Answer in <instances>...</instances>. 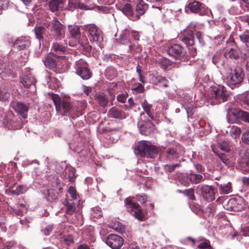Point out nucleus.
Here are the masks:
<instances>
[{
	"label": "nucleus",
	"instance_id": "nucleus-55",
	"mask_svg": "<svg viewBox=\"0 0 249 249\" xmlns=\"http://www.w3.org/2000/svg\"><path fill=\"white\" fill-rule=\"evenodd\" d=\"M241 139L245 143L249 144V129L243 133Z\"/></svg>",
	"mask_w": 249,
	"mask_h": 249
},
{
	"label": "nucleus",
	"instance_id": "nucleus-10",
	"mask_svg": "<svg viewBox=\"0 0 249 249\" xmlns=\"http://www.w3.org/2000/svg\"><path fill=\"white\" fill-rule=\"evenodd\" d=\"M123 243V238L117 234H109L106 239V244L112 249H119Z\"/></svg>",
	"mask_w": 249,
	"mask_h": 249
},
{
	"label": "nucleus",
	"instance_id": "nucleus-41",
	"mask_svg": "<svg viewBox=\"0 0 249 249\" xmlns=\"http://www.w3.org/2000/svg\"><path fill=\"white\" fill-rule=\"evenodd\" d=\"M155 78L160 86L166 88L168 86V80L164 76L158 75L155 77Z\"/></svg>",
	"mask_w": 249,
	"mask_h": 249
},
{
	"label": "nucleus",
	"instance_id": "nucleus-42",
	"mask_svg": "<svg viewBox=\"0 0 249 249\" xmlns=\"http://www.w3.org/2000/svg\"><path fill=\"white\" fill-rule=\"evenodd\" d=\"M51 98L55 105L56 110H59L62 104L61 100L59 96L57 94H52Z\"/></svg>",
	"mask_w": 249,
	"mask_h": 249
},
{
	"label": "nucleus",
	"instance_id": "nucleus-13",
	"mask_svg": "<svg viewBox=\"0 0 249 249\" xmlns=\"http://www.w3.org/2000/svg\"><path fill=\"white\" fill-rule=\"evenodd\" d=\"M229 116L232 115L236 118H241L244 121L249 123V113L243 111L239 108H231L228 109Z\"/></svg>",
	"mask_w": 249,
	"mask_h": 249
},
{
	"label": "nucleus",
	"instance_id": "nucleus-35",
	"mask_svg": "<svg viewBox=\"0 0 249 249\" xmlns=\"http://www.w3.org/2000/svg\"><path fill=\"white\" fill-rule=\"evenodd\" d=\"M66 176H68L69 180L70 182H72L74 181L76 178L75 169L71 166L67 167L66 172Z\"/></svg>",
	"mask_w": 249,
	"mask_h": 249
},
{
	"label": "nucleus",
	"instance_id": "nucleus-22",
	"mask_svg": "<svg viewBox=\"0 0 249 249\" xmlns=\"http://www.w3.org/2000/svg\"><path fill=\"white\" fill-rule=\"evenodd\" d=\"M224 56V54L222 53L217 52L213 56V63L216 65L217 67L223 66L225 64Z\"/></svg>",
	"mask_w": 249,
	"mask_h": 249
},
{
	"label": "nucleus",
	"instance_id": "nucleus-40",
	"mask_svg": "<svg viewBox=\"0 0 249 249\" xmlns=\"http://www.w3.org/2000/svg\"><path fill=\"white\" fill-rule=\"evenodd\" d=\"M230 135L232 138L236 139L239 138L241 133V129L236 126H232L230 130Z\"/></svg>",
	"mask_w": 249,
	"mask_h": 249
},
{
	"label": "nucleus",
	"instance_id": "nucleus-33",
	"mask_svg": "<svg viewBox=\"0 0 249 249\" xmlns=\"http://www.w3.org/2000/svg\"><path fill=\"white\" fill-rule=\"evenodd\" d=\"M43 61L45 66L50 69H54L56 65L55 59L49 55L47 56Z\"/></svg>",
	"mask_w": 249,
	"mask_h": 249
},
{
	"label": "nucleus",
	"instance_id": "nucleus-19",
	"mask_svg": "<svg viewBox=\"0 0 249 249\" xmlns=\"http://www.w3.org/2000/svg\"><path fill=\"white\" fill-rule=\"evenodd\" d=\"M108 116L110 118L124 119L128 116L127 113L115 107L111 108L108 111Z\"/></svg>",
	"mask_w": 249,
	"mask_h": 249
},
{
	"label": "nucleus",
	"instance_id": "nucleus-39",
	"mask_svg": "<svg viewBox=\"0 0 249 249\" xmlns=\"http://www.w3.org/2000/svg\"><path fill=\"white\" fill-rule=\"evenodd\" d=\"M241 5L239 3L231 6L229 9V13L232 15H239L242 13Z\"/></svg>",
	"mask_w": 249,
	"mask_h": 249
},
{
	"label": "nucleus",
	"instance_id": "nucleus-59",
	"mask_svg": "<svg viewBox=\"0 0 249 249\" xmlns=\"http://www.w3.org/2000/svg\"><path fill=\"white\" fill-rule=\"evenodd\" d=\"M240 20L246 23L249 26V15H245L239 17Z\"/></svg>",
	"mask_w": 249,
	"mask_h": 249
},
{
	"label": "nucleus",
	"instance_id": "nucleus-36",
	"mask_svg": "<svg viewBox=\"0 0 249 249\" xmlns=\"http://www.w3.org/2000/svg\"><path fill=\"white\" fill-rule=\"evenodd\" d=\"M28 190V187L25 185H19L17 187L16 189L11 190L12 195L18 196L25 193Z\"/></svg>",
	"mask_w": 249,
	"mask_h": 249
},
{
	"label": "nucleus",
	"instance_id": "nucleus-17",
	"mask_svg": "<svg viewBox=\"0 0 249 249\" xmlns=\"http://www.w3.org/2000/svg\"><path fill=\"white\" fill-rule=\"evenodd\" d=\"M131 29L127 28L124 29L120 36V37L117 39L118 42L123 45H129V48L130 50L133 49V47L130 44V40L128 37L130 35Z\"/></svg>",
	"mask_w": 249,
	"mask_h": 249
},
{
	"label": "nucleus",
	"instance_id": "nucleus-7",
	"mask_svg": "<svg viewBox=\"0 0 249 249\" xmlns=\"http://www.w3.org/2000/svg\"><path fill=\"white\" fill-rule=\"evenodd\" d=\"M144 116V113L141 114V120L138 122V127L140 133L142 135H149L152 133L154 130V125L149 120H145L142 119V116Z\"/></svg>",
	"mask_w": 249,
	"mask_h": 249
},
{
	"label": "nucleus",
	"instance_id": "nucleus-25",
	"mask_svg": "<svg viewBox=\"0 0 249 249\" xmlns=\"http://www.w3.org/2000/svg\"><path fill=\"white\" fill-rule=\"evenodd\" d=\"M50 10L53 12L59 10L63 6V3L61 0H53L49 3Z\"/></svg>",
	"mask_w": 249,
	"mask_h": 249
},
{
	"label": "nucleus",
	"instance_id": "nucleus-16",
	"mask_svg": "<svg viewBox=\"0 0 249 249\" xmlns=\"http://www.w3.org/2000/svg\"><path fill=\"white\" fill-rule=\"evenodd\" d=\"M61 105L64 111V115H70L72 119H75L77 117L75 114V109L71 103L66 101H63Z\"/></svg>",
	"mask_w": 249,
	"mask_h": 249
},
{
	"label": "nucleus",
	"instance_id": "nucleus-61",
	"mask_svg": "<svg viewBox=\"0 0 249 249\" xmlns=\"http://www.w3.org/2000/svg\"><path fill=\"white\" fill-rule=\"evenodd\" d=\"M130 34L131 35L132 38L135 40H139L140 35H139V33L138 32L135 31H133L131 29L130 35Z\"/></svg>",
	"mask_w": 249,
	"mask_h": 249
},
{
	"label": "nucleus",
	"instance_id": "nucleus-44",
	"mask_svg": "<svg viewBox=\"0 0 249 249\" xmlns=\"http://www.w3.org/2000/svg\"><path fill=\"white\" fill-rule=\"evenodd\" d=\"M182 194L187 196L189 199L192 200H194L196 199V197L194 195V189L193 188L186 189L183 191Z\"/></svg>",
	"mask_w": 249,
	"mask_h": 249
},
{
	"label": "nucleus",
	"instance_id": "nucleus-29",
	"mask_svg": "<svg viewBox=\"0 0 249 249\" xmlns=\"http://www.w3.org/2000/svg\"><path fill=\"white\" fill-rule=\"evenodd\" d=\"M52 51L55 53V55L59 56L63 54L66 51L65 47L57 42L53 43L52 46Z\"/></svg>",
	"mask_w": 249,
	"mask_h": 249
},
{
	"label": "nucleus",
	"instance_id": "nucleus-34",
	"mask_svg": "<svg viewBox=\"0 0 249 249\" xmlns=\"http://www.w3.org/2000/svg\"><path fill=\"white\" fill-rule=\"evenodd\" d=\"M142 107L148 116L153 119V116L151 111L152 105L149 104L146 100H144L142 102Z\"/></svg>",
	"mask_w": 249,
	"mask_h": 249
},
{
	"label": "nucleus",
	"instance_id": "nucleus-21",
	"mask_svg": "<svg viewBox=\"0 0 249 249\" xmlns=\"http://www.w3.org/2000/svg\"><path fill=\"white\" fill-rule=\"evenodd\" d=\"M51 30L54 32L57 39L62 35V25L57 20L54 19L52 21Z\"/></svg>",
	"mask_w": 249,
	"mask_h": 249
},
{
	"label": "nucleus",
	"instance_id": "nucleus-28",
	"mask_svg": "<svg viewBox=\"0 0 249 249\" xmlns=\"http://www.w3.org/2000/svg\"><path fill=\"white\" fill-rule=\"evenodd\" d=\"M216 185L219 189L221 195L228 194L231 192V186L230 182L223 184H219L218 183H216Z\"/></svg>",
	"mask_w": 249,
	"mask_h": 249
},
{
	"label": "nucleus",
	"instance_id": "nucleus-3",
	"mask_svg": "<svg viewBox=\"0 0 249 249\" xmlns=\"http://www.w3.org/2000/svg\"><path fill=\"white\" fill-rule=\"evenodd\" d=\"M84 30L87 32L88 36L90 42L99 43L103 41L102 31L95 25L89 24L85 25Z\"/></svg>",
	"mask_w": 249,
	"mask_h": 249
},
{
	"label": "nucleus",
	"instance_id": "nucleus-48",
	"mask_svg": "<svg viewBox=\"0 0 249 249\" xmlns=\"http://www.w3.org/2000/svg\"><path fill=\"white\" fill-rule=\"evenodd\" d=\"M96 100L102 107H105L108 103V100L102 95H98L96 96Z\"/></svg>",
	"mask_w": 249,
	"mask_h": 249
},
{
	"label": "nucleus",
	"instance_id": "nucleus-12",
	"mask_svg": "<svg viewBox=\"0 0 249 249\" xmlns=\"http://www.w3.org/2000/svg\"><path fill=\"white\" fill-rule=\"evenodd\" d=\"M188 7L192 12L198 13L201 15L207 14L209 11L205 5L196 0L189 2Z\"/></svg>",
	"mask_w": 249,
	"mask_h": 249
},
{
	"label": "nucleus",
	"instance_id": "nucleus-63",
	"mask_svg": "<svg viewBox=\"0 0 249 249\" xmlns=\"http://www.w3.org/2000/svg\"><path fill=\"white\" fill-rule=\"evenodd\" d=\"M118 101L124 103L126 100V96L124 94H120L117 96Z\"/></svg>",
	"mask_w": 249,
	"mask_h": 249
},
{
	"label": "nucleus",
	"instance_id": "nucleus-4",
	"mask_svg": "<svg viewBox=\"0 0 249 249\" xmlns=\"http://www.w3.org/2000/svg\"><path fill=\"white\" fill-rule=\"evenodd\" d=\"M74 66L77 74L83 80H88L91 77L92 73L88 68V64L84 60L80 59L75 61Z\"/></svg>",
	"mask_w": 249,
	"mask_h": 249
},
{
	"label": "nucleus",
	"instance_id": "nucleus-14",
	"mask_svg": "<svg viewBox=\"0 0 249 249\" xmlns=\"http://www.w3.org/2000/svg\"><path fill=\"white\" fill-rule=\"evenodd\" d=\"M21 82L25 88H30V92H34L36 91L35 79L31 75L22 76L21 78Z\"/></svg>",
	"mask_w": 249,
	"mask_h": 249
},
{
	"label": "nucleus",
	"instance_id": "nucleus-18",
	"mask_svg": "<svg viewBox=\"0 0 249 249\" xmlns=\"http://www.w3.org/2000/svg\"><path fill=\"white\" fill-rule=\"evenodd\" d=\"M30 44V41L28 38L20 37L15 40L13 43V47L18 51H20L29 47Z\"/></svg>",
	"mask_w": 249,
	"mask_h": 249
},
{
	"label": "nucleus",
	"instance_id": "nucleus-52",
	"mask_svg": "<svg viewBox=\"0 0 249 249\" xmlns=\"http://www.w3.org/2000/svg\"><path fill=\"white\" fill-rule=\"evenodd\" d=\"M196 36L199 43L202 46L204 45L205 44L204 34L201 32H197L196 34Z\"/></svg>",
	"mask_w": 249,
	"mask_h": 249
},
{
	"label": "nucleus",
	"instance_id": "nucleus-6",
	"mask_svg": "<svg viewBox=\"0 0 249 249\" xmlns=\"http://www.w3.org/2000/svg\"><path fill=\"white\" fill-rule=\"evenodd\" d=\"M167 53L175 58L176 59L182 60L184 58L186 54L185 49L180 45L174 44L168 47Z\"/></svg>",
	"mask_w": 249,
	"mask_h": 249
},
{
	"label": "nucleus",
	"instance_id": "nucleus-5",
	"mask_svg": "<svg viewBox=\"0 0 249 249\" xmlns=\"http://www.w3.org/2000/svg\"><path fill=\"white\" fill-rule=\"evenodd\" d=\"M124 203L128 211L131 213L132 215H134L139 220H143L144 215L142 213L141 207L139 204L132 202L130 197L126 198L124 200Z\"/></svg>",
	"mask_w": 249,
	"mask_h": 249
},
{
	"label": "nucleus",
	"instance_id": "nucleus-64",
	"mask_svg": "<svg viewBox=\"0 0 249 249\" xmlns=\"http://www.w3.org/2000/svg\"><path fill=\"white\" fill-rule=\"evenodd\" d=\"M242 100L245 104L249 106V92L243 96Z\"/></svg>",
	"mask_w": 249,
	"mask_h": 249
},
{
	"label": "nucleus",
	"instance_id": "nucleus-38",
	"mask_svg": "<svg viewBox=\"0 0 249 249\" xmlns=\"http://www.w3.org/2000/svg\"><path fill=\"white\" fill-rule=\"evenodd\" d=\"M45 32V28L42 26H37L34 29V32L36 36V38L39 40H43V34Z\"/></svg>",
	"mask_w": 249,
	"mask_h": 249
},
{
	"label": "nucleus",
	"instance_id": "nucleus-9",
	"mask_svg": "<svg viewBox=\"0 0 249 249\" xmlns=\"http://www.w3.org/2000/svg\"><path fill=\"white\" fill-rule=\"evenodd\" d=\"M197 191L200 192L204 199L212 201L215 199L214 192L212 186L199 185L197 187Z\"/></svg>",
	"mask_w": 249,
	"mask_h": 249
},
{
	"label": "nucleus",
	"instance_id": "nucleus-47",
	"mask_svg": "<svg viewBox=\"0 0 249 249\" xmlns=\"http://www.w3.org/2000/svg\"><path fill=\"white\" fill-rule=\"evenodd\" d=\"M70 33L72 36L76 37L80 34L79 28L76 26H71L69 27Z\"/></svg>",
	"mask_w": 249,
	"mask_h": 249
},
{
	"label": "nucleus",
	"instance_id": "nucleus-37",
	"mask_svg": "<svg viewBox=\"0 0 249 249\" xmlns=\"http://www.w3.org/2000/svg\"><path fill=\"white\" fill-rule=\"evenodd\" d=\"M182 106L186 110L188 116H191L193 114V110L195 107H194V103L192 102H188L184 101L182 103Z\"/></svg>",
	"mask_w": 249,
	"mask_h": 249
},
{
	"label": "nucleus",
	"instance_id": "nucleus-60",
	"mask_svg": "<svg viewBox=\"0 0 249 249\" xmlns=\"http://www.w3.org/2000/svg\"><path fill=\"white\" fill-rule=\"evenodd\" d=\"M69 193L72 199H75V198H76V191L73 187L71 186L69 188Z\"/></svg>",
	"mask_w": 249,
	"mask_h": 249
},
{
	"label": "nucleus",
	"instance_id": "nucleus-54",
	"mask_svg": "<svg viewBox=\"0 0 249 249\" xmlns=\"http://www.w3.org/2000/svg\"><path fill=\"white\" fill-rule=\"evenodd\" d=\"M179 166V164L178 163L172 165L166 164L164 165V170L166 172H172L177 167H178Z\"/></svg>",
	"mask_w": 249,
	"mask_h": 249
},
{
	"label": "nucleus",
	"instance_id": "nucleus-58",
	"mask_svg": "<svg viewBox=\"0 0 249 249\" xmlns=\"http://www.w3.org/2000/svg\"><path fill=\"white\" fill-rule=\"evenodd\" d=\"M135 197L136 199L142 203H145L147 201V196L145 195H137Z\"/></svg>",
	"mask_w": 249,
	"mask_h": 249
},
{
	"label": "nucleus",
	"instance_id": "nucleus-32",
	"mask_svg": "<svg viewBox=\"0 0 249 249\" xmlns=\"http://www.w3.org/2000/svg\"><path fill=\"white\" fill-rule=\"evenodd\" d=\"M148 5L144 3L142 0H141L136 6V11L137 14L140 15L144 14L148 8Z\"/></svg>",
	"mask_w": 249,
	"mask_h": 249
},
{
	"label": "nucleus",
	"instance_id": "nucleus-49",
	"mask_svg": "<svg viewBox=\"0 0 249 249\" xmlns=\"http://www.w3.org/2000/svg\"><path fill=\"white\" fill-rule=\"evenodd\" d=\"M74 6H73V10L76 8H80L81 9L83 10H90L92 9L94 7H90L89 5H86L83 3H80L78 2V3H74Z\"/></svg>",
	"mask_w": 249,
	"mask_h": 249
},
{
	"label": "nucleus",
	"instance_id": "nucleus-31",
	"mask_svg": "<svg viewBox=\"0 0 249 249\" xmlns=\"http://www.w3.org/2000/svg\"><path fill=\"white\" fill-rule=\"evenodd\" d=\"M10 96V93L5 86L0 87V100L1 101H7Z\"/></svg>",
	"mask_w": 249,
	"mask_h": 249
},
{
	"label": "nucleus",
	"instance_id": "nucleus-46",
	"mask_svg": "<svg viewBox=\"0 0 249 249\" xmlns=\"http://www.w3.org/2000/svg\"><path fill=\"white\" fill-rule=\"evenodd\" d=\"M219 147L222 151L228 152L230 150V147L229 145L228 141L226 140H223L221 141L218 145Z\"/></svg>",
	"mask_w": 249,
	"mask_h": 249
},
{
	"label": "nucleus",
	"instance_id": "nucleus-11",
	"mask_svg": "<svg viewBox=\"0 0 249 249\" xmlns=\"http://www.w3.org/2000/svg\"><path fill=\"white\" fill-rule=\"evenodd\" d=\"M13 109L24 119L27 117L29 107L27 105L20 102L13 101L11 103Z\"/></svg>",
	"mask_w": 249,
	"mask_h": 249
},
{
	"label": "nucleus",
	"instance_id": "nucleus-53",
	"mask_svg": "<svg viewBox=\"0 0 249 249\" xmlns=\"http://www.w3.org/2000/svg\"><path fill=\"white\" fill-rule=\"evenodd\" d=\"M129 105H124V107L126 110H130L135 106L137 105V103L135 102L132 98H129L128 100Z\"/></svg>",
	"mask_w": 249,
	"mask_h": 249
},
{
	"label": "nucleus",
	"instance_id": "nucleus-8",
	"mask_svg": "<svg viewBox=\"0 0 249 249\" xmlns=\"http://www.w3.org/2000/svg\"><path fill=\"white\" fill-rule=\"evenodd\" d=\"M20 120L16 119L11 112L7 114L3 120L4 126L8 129H18L22 127Z\"/></svg>",
	"mask_w": 249,
	"mask_h": 249
},
{
	"label": "nucleus",
	"instance_id": "nucleus-45",
	"mask_svg": "<svg viewBox=\"0 0 249 249\" xmlns=\"http://www.w3.org/2000/svg\"><path fill=\"white\" fill-rule=\"evenodd\" d=\"M241 40L245 43L246 46L249 47V31H246L240 36Z\"/></svg>",
	"mask_w": 249,
	"mask_h": 249
},
{
	"label": "nucleus",
	"instance_id": "nucleus-27",
	"mask_svg": "<svg viewBox=\"0 0 249 249\" xmlns=\"http://www.w3.org/2000/svg\"><path fill=\"white\" fill-rule=\"evenodd\" d=\"M158 153V148L153 145H151L150 143L146 149L145 155L143 157H145L149 158H153Z\"/></svg>",
	"mask_w": 249,
	"mask_h": 249
},
{
	"label": "nucleus",
	"instance_id": "nucleus-30",
	"mask_svg": "<svg viewBox=\"0 0 249 249\" xmlns=\"http://www.w3.org/2000/svg\"><path fill=\"white\" fill-rule=\"evenodd\" d=\"M188 178L191 183L193 184H198L204 180L203 176L200 174L191 173L188 176Z\"/></svg>",
	"mask_w": 249,
	"mask_h": 249
},
{
	"label": "nucleus",
	"instance_id": "nucleus-57",
	"mask_svg": "<svg viewBox=\"0 0 249 249\" xmlns=\"http://www.w3.org/2000/svg\"><path fill=\"white\" fill-rule=\"evenodd\" d=\"M53 230V226L52 225H47L44 230L41 231L44 234L48 235H50Z\"/></svg>",
	"mask_w": 249,
	"mask_h": 249
},
{
	"label": "nucleus",
	"instance_id": "nucleus-2",
	"mask_svg": "<svg viewBox=\"0 0 249 249\" xmlns=\"http://www.w3.org/2000/svg\"><path fill=\"white\" fill-rule=\"evenodd\" d=\"M244 76L243 69L235 67L227 74L226 83L229 86L238 85L243 82Z\"/></svg>",
	"mask_w": 249,
	"mask_h": 249
},
{
	"label": "nucleus",
	"instance_id": "nucleus-15",
	"mask_svg": "<svg viewBox=\"0 0 249 249\" xmlns=\"http://www.w3.org/2000/svg\"><path fill=\"white\" fill-rule=\"evenodd\" d=\"M240 53V49L236 45H233L231 48L226 49L224 56L226 59H236L239 58Z\"/></svg>",
	"mask_w": 249,
	"mask_h": 249
},
{
	"label": "nucleus",
	"instance_id": "nucleus-51",
	"mask_svg": "<svg viewBox=\"0 0 249 249\" xmlns=\"http://www.w3.org/2000/svg\"><path fill=\"white\" fill-rule=\"evenodd\" d=\"M132 89L137 93H142L143 92L144 89L141 83H138L133 87Z\"/></svg>",
	"mask_w": 249,
	"mask_h": 249
},
{
	"label": "nucleus",
	"instance_id": "nucleus-50",
	"mask_svg": "<svg viewBox=\"0 0 249 249\" xmlns=\"http://www.w3.org/2000/svg\"><path fill=\"white\" fill-rule=\"evenodd\" d=\"M111 227L119 232H123L124 231V226L119 222H116L112 224Z\"/></svg>",
	"mask_w": 249,
	"mask_h": 249
},
{
	"label": "nucleus",
	"instance_id": "nucleus-62",
	"mask_svg": "<svg viewBox=\"0 0 249 249\" xmlns=\"http://www.w3.org/2000/svg\"><path fill=\"white\" fill-rule=\"evenodd\" d=\"M80 0H69L68 4V9L71 11L73 10L74 3L80 2Z\"/></svg>",
	"mask_w": 249,
	"mask_h": 249
},
{
	"label": "nucleus",
	"instance_id": "nucleus-20",
	"mask_svg": "<svg viewBox=\"0 0 249 249\" xmlns=\"http://www.w3.org/2000/svg\"><path fill=\"white\" fill-rule=\"evenodd\" d=\"M149 142L145 141H141L137 144L136 147L135 149V153L137 155L143 157L145 155L146 149L149 144Z\"/></svg>",
	"mask_w": 249,
	"mask_h": 249
},
{
	"label": "nucleus",
	"instance_id": "nucleus-1",
	"mask_svg": "<svg viewBox=\"0 0 249 249\" xmlns=\"http://www.w3.org/2000/svg\"><path fill=\"white\" fill-rule=\"evenodd\" d=\"M229 93L225 88L221 85L211 86L207 93L208 99L212 104L216 105L227 100Z\"/></svg>",
	"mask_w": 249,
	"mask_h": 249
},
{
	"label": "nucleus",
	"instance_id": "nucleus-23",
	"mask_svg": "<svg viewBox=\"0 0 249 249\" xmlns=\"http://www.w3.org/2000/svg\"><path fill=\"white\" fill-rule=\"evenodd\" d=\"M194 38L193 32L189 31L184 33L183 36L181 38V40L186 45L192 46L194 43Z\"/></svg>",
	"mask_w": 249,
	"mask_h": 249
},
{
	"label": "nucleus",
	"instance_id": "nucleus-56",
	"mask_svg": "<svg viewBox=\"0 0 249 249\" xmlns=\"http://www.w3.org/2000/svg\"><path fill=\"white\" fill-rule=\"evenodd\" d=\"M198 248L200 249H213L208 241L201 243L198 245Z\"/></svg>",
	"mask_w": 249,
	"mask_h": 249
},
{
	"label": "nucleus",
	"instance_id": "nucleus-43",
	"mask_svg": "<svg viewBox=\"0 0 249 249\" xmlns=\"http://www.w3.org/2000/svg\"><path fill=\"white\" fill-rule=\"evenodd\" d=\"M66 206V213L69 215H72L75 211V204L73 202H68Z\"/></svg>",
	"mask_w": 249,
	"mask_h": 249
},
{
	"label": "nucleus",
	"instance_id": "nucleus-24",
	"mask_svg": "<svg viewBox=\"0 0 249 249\" xmlns=\"http://www.w3.org/2000/svg\"><path fill=\"white\" fill-rule=\"evenodd\" d=\"M119 9L122 11V12L128 17H132L133 15V10L129 3L121 4L118 6Z\"/></svg>",
	"mask_w": 249,
	"mask_h": 249
},
{
	"label": "nucleus",
	"instance_id": "nucleus-26",
	"mask_svg": "<svg viewBox=\"0 0 249 249\" xmlns=\"http://www.w3.org/2000/svg\"><path fill=\"white\" fill-rule=\"evenodd\" d=\"M179 154L177 150L174 147L168 148L166 151V158L169 160H174L178 159Z\"/></svg>",
	"mask_w": 249,
	"mask_h": 249
}]
</instances>
